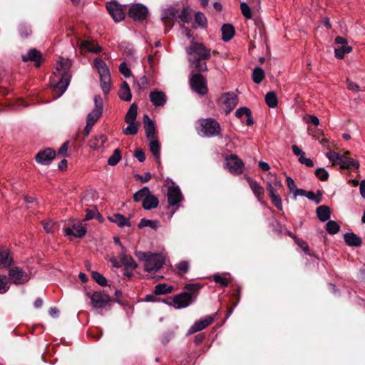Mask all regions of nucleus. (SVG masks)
<instances>
[{"instance_id": "nucleus-29", "label": "nucleus", "mask_w": 365, "mask_h": 365, "mask_svg": "<svg viewBox=\"0 0 365 365\" xmlns=\"http://www.w3.org/2000/svg\"><path fill=\"white\" fill-rule=\"evenodd\" d=\"M108 220L113 222L115 223L119 227H123L124 225L130 226V223L129 222V220L125 218L123 215L120 214H115L112 216H109L108 217Z\"/></svg>"}, {"instance_id": "nucleus-9", "label": "nucleus", "mask_w": 365, "mask_h": 365, "mask_svg": "<svg viewBox=\"0 0 365 365\" xmlns=\"http://www.w3.org/2000/svg\"><path fill=\"white\" fill-rule=\"evenodd\" d=\"M334 43L336 46L334 48V55L337 58H343L345 54L352 51V47L348 45L347 40L341 36H337Z\"/></svg>"}, {"instance_id": "nucleus-20", "label": "nucleus", "mask_w": 365, "mask_h": 365, "mask_svg": "<svg viewBox=\"0 0 365 365\" xmlns=\"http://www.w3.org/2000/svg\"><path fill=\"white\" fill-rule=\"evenodd\" d=\"M349 152L347 151L344 155H341L339 164L341 168L346 169H358L359 163L353 158H348L346 155H349Z\"/></svg>"}, {"instance_id": "nucleus-7", "label": "nucleus", "mask_w": 365, "mask_h": 365, "mask_svg": "<svg viewBox=\"0 0 365 365\" xmlns=\"http://www.w3.org/2000/svg\"><path fill=\"white\" fill-rule=\"evenodd\" d=\"M201 126L202 132L207 137L217 135L221 132L220 124L212 118L202 120L201 122Z\"/></svg>"}, {"instance_id": "nucleus-15", "label": "nucleus", "mask_w": 365, "mask_h": 365, "mask_svg": "<svg viewBox=\"0 0 365 365\" xmlns=\"http://www.w3.org/2000/svg\"><path fill=\"white\" fill-rule=\"evenodd\" d=\"M168 201L170 205H177L182 200V195L178 186H170L168 190Z\"/></svg>"}, {"instance_id": "nucleus-5", "label": "nucleus", "mask_w": 365, "mask_h": 365, "mask_svg": "<svg viewBox=\"0 0 365 365\" xmlns=\"http://www.w3.org/2000/svg\"><path fill=\"white\" fill-rule=\"evenodd\" d=\"M87 295L91 301L93 307L96 309L106 307L110 301V296L103 291L87 293Z\"/></svg>"}, {"instance_id": "nucleus-63", "label": "nucleus", "mask_w": 365, "mask_h": 365, "mask_svg": "<svg viewBox=\"0 0 365 365\" xmlns=\"http://www.w3.org/2000/svg\"><path fill=\"white\" fill-rule=\"evenodd\" d=\"M287 185L291 192H293L297 187V185L293 180V179L290 177H287Z\"/></svg>"}, {"instance_id": "nucleus-33", "label": "nucleus", "mask_w": 365, "mask_h": 365, "mask_svg": "<svg viewBox=\"0 0 365 365\" xmlns=\"http://www.w3.org/2000/svg\"><path fill=\"white\" fill-rule=\"evenodd\" d=\"M159 201L156 196L148 194V197L145 199L143 202V207L145 210H150L155 208L158 205Z\"/></svg>"}, {"instance_id": "nucleus-49", "label": "nucleus", "mask_w": 365, "mask_h": 365, "mask_svg": "<svg viewBox=\"0 0 365 365\" xmlns=\"http://www.w3.org/2000/svg\"><path fill=\"white\" fill-rule=\"evenodd\" d=\"M145 227H150L153 229H156L158 227V222L156 221H152L147 219H142L138 224V227L143 228Z\"/></svg>"}, {"instance_id": "nucleus-38", "label": "nucleus", "mask_w": 365, "mask_h": 365, "mask_svg": "<svg viewBox=\"0 0 365 365\" xmlns=\"http://www.w3.org/2000/svg\"><path fill=\"white\" fill-rule=\"evenodd\" d=\"M278 192H273L272 187L269 188V197L272 200V203L274 205V206L280 210H282V202L280 196L277 193Z\"/></svg>"}, {"instance_id": "nucleus-8", "label": "nucleus", "mask_w": 365, "mask_h": 365, "mask_svg": "<svg viewBox=\"0 0 365 365\" xmlns=\"http://www.w3.org/2000/svg\"><path fill=\"white\" fill-rule=\"evenodd\" d=\"M9 274L10 280L15 284H24L30 279L29 274L18 267L11 268Z\"/></svg>"}, {"instance_id": "nucleus-53", "label": "nucleus", "mask_w": 365, "mask_h": 365, "mask_svg": "<svg viewBox=\"0 0 365 365\" xmlns=\"http://www.w3.org/2000/svg\"><path fill=\"white\" fill-rule=\"evenodd\" d=\"M195 20L200 26H205L207 21L205 15L201 12L195 14Z\"/></svg>"}, {"instance_id": "nucleus-46", "label": "nucleus", "mask_w": 365, "mask_h": 365, "mask_svg": "<svg viewBox=\"0 0 365 365\" xmlns=\"http://www.w3.org/2000/svg\"><path fill=\"white\" fill-rule=\"evenodd\" d=\"M341 155H341V154H339V153H336L335 151H333V150H329L326 154L327 158L333 164H339V161L341 160Z\"/></svg>"}, {"instance_id": "nucleus-42", "label": "nucleus", "mask_w": 365, "mask_h": 365, "mask_svg": "<svg viewBox=\"0 0 365 365\" xmlns=\"http://www.w3.org/2000/svg\"><path fill=\"white\" fill-rule=\"evenodd\" d=\"M173 288L172 286L166 284H159L155 287V293L156 294H165L171 293Z\"/></svg>"}, {"instance_id": "nucleus-51", "label": "nucleus", "mask_w": 365, "mask_h": 365, "mask_svg": "<svg viewBox=\"0 0 365 365\" xmlns=\"http://www.w3.org/2000/svg\"><path fill=\"white\" fill-rule=\"evenodd\" d=\"M290 236L294 240V242H296V244L305 252V253H308V250H309V246L307 245V243L297 237L296 236L294 235H292V234H290Z\"/></svg>"}, {"instance_id": "nucleus-62", "label": "nucleus", "mask_w": 365, "mask_h": 365, "mask_svg": "<svg viewBox=\"0 0 365 365\" xmlns=\"http://www.w3.org/2000/svg\"><path fill=\"white\" fill-rule=\"evenodd\" d=\"M299 161L302 164H305L307 167H313L314 166V163H313L312 160L310 158H307L305 157V153L302 156H300L299 158Z\"/></svg>"}, {"instance_id": "nucleus-39", "label": "nucleus", "mask_w": 365, "mask_h": 365, "mask_svg": "<svg viewBox=\"0 0 365 365\" xmlns=\"http://www.w3.org/2000/svg\"><path fill=\"white\" fill-rule=\"evenodd\" d=\"M265 77L264 71L260 67H257L252 73V79L255 83H260Z\"/></svg>"}, {"instance_id": "nucleus-61", "label": "nucleus", "mask_w": 365, "mask_h": 365, "mask_svg": "<svg viewBox=\"0 0 365 365\" xmlns=\"http://www.w3.org/2000/svg\"><path fill=\"white\" fill-rule=\"evenodd\" d=\"M96 214L97 209L96 207H93V209H87L84 220L88 221L93 219Z\"/></svg>"}, {"instance_id": "nucleus-11", "label": "nucleus", "mask_w": 365, "mask_h": 365, "mask_svg": "<svg viewBox=\"0 0 365 365\" xmlns=\"http://www.w3.org/2000/svg\"><path fill=\"white\" fill-rule=\"evenodd\" d=\"M220 101L222 103V108L225 113L228 114L233 110L237 104V98L236 95L232 93H227L222 95Z\"/></svg>"}, {"instance_id": "nucleus-4", "label": "nucleus", "mask_w": 365, "mask_h": 365, "mask_svg": "<svg viewBox=\"0 0 365 365\" xmlns=\"http://www.w3.org/2000/svg\"><path fill=\"white\" fill-rule=\"evenodd\" d=\"M94 65L100 76L101 87L104 93H108L110 88V74L106 63L100 58L94 60Z\"/></svg>"}, {"instance_id": "nucleus-64", "label": "nucleus", "mask_w": 365, "mask_h": 365, "mask_svg": "<svg viewBox=\"0 0 365 365\" xmlns=\"http://www.w3.org/2000/svg\"><path fill=\"white\" fill-rule=\"evenodd\" d=\"M346 82H347V85H348V88L349 90L354 91V92H359L360 91L359 86L356 83H355L349 80H347Z\"/></svg>"}, {"instance_id": "nucleus-17", "label": "nucleus", "mask_w": 365, "mask_h": 365, "mask_svg": "<svg viewBox=\"0 0 365 365\" xmlns=\"http://www.w3.org/2000/svg\"><path fill=\"white\" fill-rule=\"evenodd\" d=\"M56 156V152L51 149L47 148L44 150L40 151L36 155V161L41 165H49Z\"/></svg>"}, {"instance_id": "nucleus-43", "label": "nucleus", "mask_w": 365, "mask_h": 365, "mask_svg": "<svg viewBox=\"0 0 365 365\" xmlns=\"http://www.w3.org/2000/svg\"><path fill=\"white\" fill-rule=\"evenodd\" d=\"M265 101L267 106L270 108H275L278 104L277 96L274 92H269L267 93L265 96Z\"/></svg>"}, {"instance_id": "nucleus-25", "label": "nucleus", "mask_w": 365, "mask_h": 365, "mask_svg": "<svg viewBox=\"0 0 365 365\" xmlns=\"http://www.w3.org/2000/svg\"><path fill=\"white\" fill-rule=\"evenodd\" d=\"M119 259L122 262V265H124L126 269L133 270L137 267V263L131 257L126 255V252H122L119 255Z\"/></svg>"}, {"instance_id": "nucleus-40", "label": "nucleus", "mask_w": 365, "mask_h": 365, "mask_svg": "<svg viewBox=\"0 0 365 365\" xmlns=\"http://www.w3.org/2000/svg\"><path fill=\"white\" fill-rule=\"evenodd\" d=\"M150 193L148 187H144L141 190L136 192L133 195V199L136 202L142 201L144 202L145 199L148 197Z\"/></svg>"}, {"instance_id": "nucleus-50", "label": "nucleus", "mask_w": 365, "mask_h": 365, "mask_svg": "<svg viewBox=\"0 0 365 365\" xmlns=\"http://www.w3.org/2000/svg\"><path fill=\"white\" fill-rule=\"evenodd\" d=\"M92 277L101 286H106L107 284L106 279L98 272H93Z\"/></svg>"}, {"instance_id": "nucleus-13", "label": "nucleus", "mask_w": 365, "mask_h": 365, "mask_svg": "<svg viewBox=\"0 0 365 365\" xmlns=\"http://www.w3.org/2000/svg\"><path fill=\"white\" fill-rule=\"evenodd\" d=\"M193 301V294L188 292H182L173 299V306L176 309H182L188 307Z\"/></svg>"}, {"instance_id": "nucleus-59", "label": "nucleus", "mask_w": 365, "mask_h": 365, "mask_svg": "<svg viewBox=\"0 0 365 365\" xmlns=\"http://www.w3.org/2000/svg\"><path fill=\"white\" fill-rule=\"evenodd\" d=\"M120 72L125 77L128 78L131 75V71L130 68L128 67L125 63H120L119 66Z\"/></svg>"}, {"instance_id": "nucleus-55", "label": "nucleus", "mask_w": 365, "mask_h": 365, "mask_svg": "<svg viewBox=\"0 0 365 365\" xmlns=\"http://www.w3.org/2000/svg\"><path fill=\"white\" fill-rule=\"evenodd\" d=\"M250 110L247 107H242L238 108L235 112V115L242 119V118L245 116H247V115L250 114Z\"/></svg>"}, {"instance_id": "nucleus-16", "label": "nucleus", "mask_w": 365, "mask_h": 365, "mask_svg": "<svg viewBox=\"0 0 365 365\" xmlns=\"http://www.w3.org/2000/svg\"><path fill=\"white\" fill-rule=\"evenodd\" d=\"M148 14V9L140 4H134L129 9V16L135 20L142 21L146 18Z\"/></svg>"}, {"instance_id": "nucleus-23", "label": "nucleus", "mask_w": 365, "mask_h": 365, "mask_svg": "<svg viewBox=\"0 0 365 365\" xmlns=\"http://www.w3.org/2000/svg\"><path fill=\"white\" fill-rule=\"evenodd\" d=\"M267 190L269 192V188L272 187L273 192H278V190L282 187L281 181L276 177L274 174L269 173L267 175Z\"/></svg>"}, {"instance_id": "nucleus-2", "label": "nucleus", "mask_w": 365, "mask_h": 365, "mask_svg": "<svg viewBox=\"0 0 365 365\" xmlns=\"http://www.w3.org/2000/svg\"><path fill=\"white\" fill-rule=\"evenodd\" d=\"M186 52L188 54V61L192 68L197 71L207 70V64L202 61L210 58V49L201 43L192 42L190 46L186 48Z\"/></svg>"}, {"instance_id": "nucleus-21", "label": "nucleus", "mask_w": 365, "mask_h": 365, "mask_svg": "<svg viewBox=\"0 0 365 365\" xmlns=\"http://www.w3.org/2000/svg\"><path fill=\"white\" fill-rule=\"evenodd\" d=\"M247 182L255 196L257 198L258 201L261 202L264 192V187L257 181L250 178H247Z\"/></svg>"}, {"instance_id": "nucleus-24", "label": "nucleus", "mask_w": 365, "mask_h": 365, "mask_svg": "<svg viewBox=\"0 0 365 365\" xmlns=\"http://www.w3.org/2000/svg\"><path fill=\"white\" fill-rule=\"evenodd\" d=\"M151 102L155 106H162L166 102V96L164 93L160 91H153L150 93Z\"/></svg>"}, {"instance_id": "nucleus-35", "label": "nucleus", "mask_w": 365, "mask_h": 365, "mask_svg": "<svg viewBox=\"0 0 365 365\" xmlns=\"http://www.w3.org/2000/svg\"><path fill=\"white\" fill-rule=\"evenodd\" d=\"M150 141V149L152 152L153 155L155 157V159L158 163L160 162V145L158 140L156 138L148 140Z\"/></svg>"}, {"instance_id": "nucleus-58", "label": "nucleus", "mask_w": 365, "mask_h": 365, "mask_svg": "<svg viewBox=\"0 0 365 365\" xmlns=\"http://www.w3.org/2000/svg\"><path fill=\"white\" fill-rule=\"evenodd\" d=\"M137 86L140 90L146 89L148 87V81L147 78L145 76L140 77L137 81Z\"/></svg>"}, {"instance_id": "nucleus-27", "label": "nucleus", "mask_w": 365, "mask_h": 365, "mask_svg": "<svg viewBox=\"0 0 365 365\" xmlns=\"http://www.w3.org/2000/svg\"><path fill=\"white\" fill-rule=\"evenodd\" d=\"M107 141V137L105 135L99 134L94 136L89 142V146L92 149H99L104 146Z\"/></svg>"}, {"instance_id": "nucleus-48", "label": "nucleus", "mask_w": 365, "mask_h": 365, "mask_svg": "<svg viewBox=\"0 0 365 365\" xmlns=\"http://www.w3.org/2000/svg\"><path fill=\"white\" fill-rule=\"evenodd\" d=\"M240 9H241L242 14L246 19H250L252 17V13L251 11L250 6H248V4L247 3L242 2L240 4Z\"/></svg>"}, {"instance_id": "nucleus-47", "label": "nucleus", "mask_w": 365, "mask_h": 365, "mask_svg": "<svg viewBox=\"0 0 365 365\" xmlns=\"http://www.w3.org/2000/svg\"><path fill=\"white\" fill-rule=\"evenodd\" d=\"M120 152L118 149H115L113 155L108 158V163L110 165H115L120 160Z\"/></svg>"}, {"instance_id": "nucleus-1", "label": "nucleus", "mask_w": 365, "mask_h": 365, "mask_svg": "<svg viewBox=\"0 0 365 365\" xmlns=\"http://www.w3.org/2000/svg\"><path fill=\"white\" fill-rule=\"evenodd\" d=\"M71 62L68 58H59L56 62L53 71V78L51 85L54 88L56 98L61 96L66 90L71 75L69 69Z\"/></svg>"}, {"instance_id": "nucleus-54", "label": "nucleus", "mask_w": 365, "mask_h": 365, "mask_svg": "<svg viewBox=\"0 0 365 365\" xmlns=\"http://www.w3.org/2000/svg\"><path fill=\"white\" fill-rule=\"evenodd\" d=\"M45 231L48 233L53 232L56 230V224L53 221L49 220L43 223Z\"/></svg>"}, {"instance_id": "nucleus-14", "label": "nucleus", "mask_w": 365, "mask_h": 365, "mask_svg": "<svg viewBox=\"0 0 365 365\" xmlns=\"http://www.w3.org/2000/svg\"><path fill=\"white\" fill-rule=\"evenodd\" d=\"M106 8L115 21H120L124 19L125 13L123 7L116 1L107 3Z\"/></svg>"}, {"instance_id": "nucleus-56", "label": "nucleus", "mask_w": 365, "mask_h": 365, "mask_svg": "<svg viewBox=\"0 0 365 365\" xmlns=\"http://www.w3.org/2000/svg\"><path fill=\"white\" fill-rule=\"evenodd\" d=\"M213 280L215 281V282L220 284L222 287H227L228 283H229V281L227 279L222 277L220 276L219 274H215L213 276Z\"/></svg>"}, {"instance_id": "nucleus-6", "label": "nucleus", "mask_w": 365, "mask_h": 365, "mask_svg": "<svg viewBox=\"0 0 365 365\" xmlns=\"http://www.w3.org/2000/svg\"><path fill=\"white\" fill-rule=\"evenodd\" d=\"M95 106L86 118V123L94 125L103 113V99L99 95L94 96Z\"/></svg>"}, {"instance_id": "nucleus-57", "label": "nucleus", "mask_w": 365, "mask_h": 365, "mask_svg": "<svg viewBox=\"0 0 365 365\" xmlns=\"http://www.w3.org/2000/svg\"><path fill=\"white\" fill-rule=\"evenodd\" d=\"M177 269L180 272L181 274L187 272L189 269V263L187 261L180 262L176 264Z\"/></svg>"}, {"instance_id": "nucleus-19", "label": "nucleus", "mask_w": 365, "mask_h": 365, "mask_svg": "<svg viewBox=\"0 0 365 365\" xmlns=\"http://www.w3.org/2000/svg\"><path fill=\"white\" fill-rule=\"evenodd\" d=\"M214 320V316H206L205 317L200 319L195 322L194 324L190 328L188 333L193 334L201 331L208 327L212 323Z\"/></svg>"}, {"instance_id": "nucleus-37", "label": "nucleus", "mask_w": 365, "mask_h": 365, "mask_svg": "<svg viewBox=\"0 0 365 365\" xmlns=\"http://www.w3.org/2000/svg\"><path fill=\"white\" fill-rule=\"evenodd\" d=\"M81 48L92 53H98L101 51V46L98 45H95L88 40L81 43Z\"/></svg>"}, {"instance_id": "nucleus-28", "label": "nucleus", "mask_w": 365, "mask_h": 365, "mask_svg": "<svg viewBox=\"0 0 365 365\" xmlns=\"http://www.w3.org/2000/svg\"><path fill=\"white\" fill-rule=\"evenodd\" d=\"M12 262L10 253L8 249L5 247L0 248V267H7Z\"/></svg>"}, {"instance_id": "nucleus-31", "label": "nucleus", "mask_w": 365, "mask_h": 365, "mask_svg": "<svg viewBox=\"0 0 365 365\" xmlns=\"http://www.w3.org/2000/svg\"><path fill=\"white\" fill-rule=\"evenodd\" d=\"M222 38L225 41H230L235 35V28L232 25L227 24L222 26Z\"/></svg>"}, {"instance_id": "nucleus-34", "label": "nucleus", "mask_w": 365, "mask_h": 365, "mask_svg": "<svg viewBox=\"0 0 365 365\" xmlns=\"http://www.w3.org/2000/svg\"><path fill=\"white\" fill-rule=\"evenodd\" d=\"M344 240L349 246L358 247L361 244V238L352 232L345 234Z\"/></svg>"}, {"instance_id": "nucleus-3", "label": "nucleus", "mask_w": 365, "mask_h": 365, "mask_svg": "<svg viewBox=\"0 0 365 365\" xmlns=\"http://www.w3.org/2000/svg\"><path fill=\"white\" fill-rule=\"evenodd\" d=\"M136 257L145 262V269L147 272L158 271L165 263V257L160 254L149 252H135Z\"/></svg>"}, {"instance_id": "nucleus-45", "label": "nucleus", "mask_w": 365, "mask_h": 365, "mask_svg": "<svg viewBox=\"0 0 365 365\" xmlns=\"http://www.w3.org/2000/svg\"><path fill=\"white\" fill-rule=\"evenodd\" d=\"M9 289V281L6 275L0 274V294L6 293Z\"/></svg>"}, {"instance_id": "nucleus-44", "label": "nucleus", "mask_w": 365, "mask_h": 365, "mask_svg": "<svg viewBox=\"0 0 365 365\" xmlns=\"http://www.w3.org/2000/svg\"><path fill=\"white\" fill-rule=\"evenodd\" d=\"M326 230L328 233H329L331 235H334V234H336L339 231L340 226L339 225V224L336 222L330 220V221H328L326 224Z\"/></svg>"}, {"instance_id": "nucleus-12", "label": "nucleus", "mask_w": 365, "mask_h": 365, "mask_svg": "<svg viewBox=\"0 0 365 365\" xmlns=\"http://www.w3.org/2000/svg\"><path fill=\"white\" fill-rule=\"evenodd\" d=\"M190 86L195 92L200 95H205L207 91L205 79L200 74H195L192 76L190 79Z\"/></svg>"}, {"instance_id": "nucleus-60", "label": "nucleus", "mask_w": 365, "mask_h": 365, "mask_svg": "<svg viewBox=\"0 0 365 365\" xmlns=\"http://www.w3.org/2000/svg\"><path fill=\"white\" fill-rule=\"evenodd\" d=\"M180 18L182 22L187 23L191 19L190 12L187 9H184L180 15Z\"/></svg>"}, {"instance_id": "nucleus-36", "label": "nucleus", "mask_w": 365, "mask_h": 365, "mask_svg": "<svg viewBox=\"0 0 365 365\" xmlns=\"http://www.w3.org/2000/svg\"><path fill=\"white\" fill-rule=\"evenodd\" d=\"M137 112L138 106L135 103H133L127 111L125 117V121L126 123L136 122Z\"/></svg>"}, {"instance_id": "nucleus-26", "label": "nucleus", "mask_w": 365, "mask_h": 365, "mask_svg": "<svg viewBox=\"0 0 365 365\" xmlns=\"http://www.w3.org/2000/svg\"><path fill=\"white\" fill-rule=\"evenodd\" d=\"M22 60L25 62L31 61L35 62V65L38 67L41 65V53L36 49L31 50L27 56H23Z\"/></svg>"}, {"instance_id": "nucleus-18", "label": "nucleus", "mask_w": 365, "mask_h": 365, "mask_svg": "<svg viewBox=\"0 0 365 365\" xmlns=\"http://www.w3.org/2000/svg\"><path fill=\"white\" fill-rule=\"evenodd\" d=\"M64 233L67 236L72 235L76 237H82L86 233V225L82 222L75 223L72 225V227L65 228Z\"/></svg>"}, {"instance_id": "nucleus-30", "label": "nucleus", "mask_w": 365, "mask_h": 365, "mask_svg": "<svg viewBox=\"0 0 365 365\" xmlns=\"http://www.w3.org/2000/svg\"><path fill=\"white\" fill-rule=\"evenodd\" d=\"M319 220L322 222H325L330 218L331 211L328 206L321 205L317 208L316 210Z\"/></svg>"}, {"instance_id": "nucleus-32", "label": "nucleus", "mask_w": 365, "mask_h": 365, "mask_svg": "<svg viewBox=\"0 0 365 365\" xmlns=\"http://www.w3.org/2000/svg\"><path fill=\"white\" fill-rule=\"evenodd\" d=\"M118 96L123 101H130L131 100L132 95L130 89L128 84L125 81L123 82V83L122 84L118 92Z\"/></svg>"}, {"instance_id": "nucleus-41", "label": "nucleus", "mask_w": 365, "mask_h": 365, "mask_svg": "<svg viewBox=\"0 0 365 365\" xmlns=\"http://www.w3.org/2000/svg\"><path fill=\"white\" fill-rule=\"evenodd\" d=\"M128 125L123 129V133L124 135H134L138 133L139 129V124L137 122L127 123Z\"/></svg>"}, {"instance_id": "nucleus-10", "label": "nucleus", "mask_w": 365, "mask_h": 365, "mask_svg": "<svg viewBox=\"0 0 365 365\" xmlns=\"http://www.w3.org/2000/svg\"><path fill=\"white\" fill-rule=\"evenodd\" d=\"M225 167L232 174H240L243 171L244 164L236 155H230L226 158Z\"/></svg>"}, {"instance_id": "nucleus-52", "label": "nucleus", "mask_w": 365, "mask_h": 365, "mask_svg": "<svg viewBox=\"0 0 365 365\" xmlns=\"http://www.w3.org/2000/svg\"><path fill=\"white\" fill-rule=\"evenodd\" d=\"M316 176L321 180L325 181L329 178L328 172L322 168H318L315 171Z\"/></svg>"}, {"instance_id": "nucleus-22", "label": "nucleus", "mask_w": 365, "mask_h": 365, "mask_svg": "<svg viewBox=\"0 0 365 365\" xmlns=\"http://www.w3.org/2000/svg\"><path fill=\"white\" fill-rule=\"evenodd\" d=\"M143 123L148 140L156 138L155 135V130L154 123L147 115H145L143 117Z\"/></svg>"}]
</instances>
